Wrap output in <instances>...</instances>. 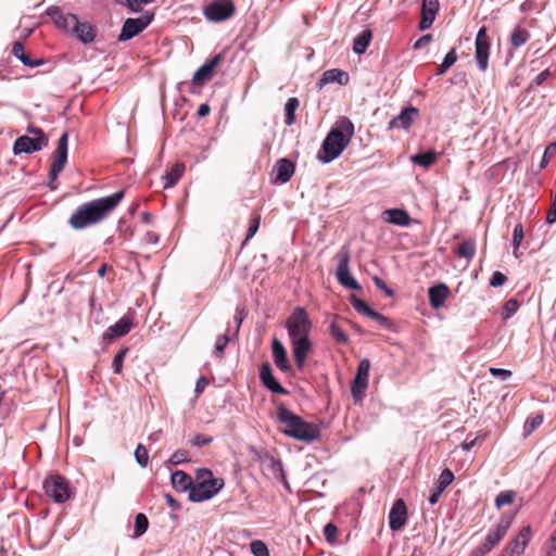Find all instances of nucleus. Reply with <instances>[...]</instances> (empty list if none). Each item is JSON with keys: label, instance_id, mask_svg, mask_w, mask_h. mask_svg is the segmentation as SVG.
I'll return each mask as SVG.
<instances>
[{"label": "nucleus", "instance_id": "423d86ee", "mask_svg": "<svg viewBox=\"0 0 556 556\" xmlns=\"http://www.w3.org/2000/svg\"><path fill=\"white\" fill-rule=\"evenodd\" d=\"M46 494L55 503H64L72 495L68 481L60 475H51L43 481Z\"/></svg>", "mask_w": 556, "mask_h": 556}, {"label": "nucleus", "instance_id": "f257e3e1", "mask_svg": "<svg viewBox=\"0 0 556 556\" xmlns=\"http://www.w3.org/2000/svg\"><path fill=\"white\" fill-rule=\"evenodd\" d=\"M125 197L119 190L108 197L98 198L79 205L68 219V225L75 230H83L105 220Z\"/></svg>", "mask_w": 556, "mask_h": 556}, {"label": "nucleus", "instance_id": "5701e85b", "mask_svg": "<svg viewBox=\"0 0 556 556\" xmlns=\"http://www.w3.org/2000/svg\"><path fill=\"white\" fill-rule=\"evenodd\" d=\"M419 111L415 106L405 108L397 116L392 118L389 123V128H403L410 127L413 122L418 117Z\"/></svg>", "mask_w": 556, "mask_h": 556}, {"label": "nucleus", "instance_id": "6ab92c4d", "mask_svg": "<svg viewBox=\"0 0 556 556\" xmlns=\"http://www.w3.org/2000/svg\"><path fill=\"white\" fill-rule=\"evenodd\" d=\"M262 470L274 479H283L282 464L273 454H257Z\"/></svg>", "mask_w": 556, "mask_h": 556}, {"label": "nucleus", "instance_id": "3c124183", "mask_svg": "<svg viewBox=\"0 0 556 556\" xmlns=\"http://www.w3.org/2000/svg\"><path fill=\"white\" fill-rule=\"evenodd\" d=\"M128 352V348L121 349L113 359V370L119 375L123 370V363Z\"/></svg>", "mask_w": 556, "mask_h": 556}, {"label": "nucleus", "instance_id": "680f3d73", "mask_svg": "<svg viewBox=\"0 0 556 556\" xmlns=\"http://www.w3.org/2000/svg\"><path fill=\"white\" fill-rule=\"evenodd\" d=\"M551 76V71L544 70L531 83V87L542 85Z\"/></svg>", "mask_w": 556, "mask_h": 556}, {"label": "nucleus", "instance_id": "a19ab883", "mask_svg": "<svg viewBox=\"0 0 556 556\" xmlns=\"http://www.w3.org/2000/svg\"><path fill=\"white\" fill-rule=\"evenodd\" d=\"M148 527H149V520H148L147 516L142 513L137 514L136 519H135L134 536L135 538L141 536L148 530Z\"/></svg>", "mask_w": 556, "mask_h": 556}, {"label": "nucleus", "instance_id": "e433bc0d", "mask_svg": "<svg viewBox=\"0 0 556 556\" xmlns=\"http://www.w3.org/2000/svg\"><path fill=\"white\" fill-rule=\"evenodd\" d=\"M410 160L414 164H417L419 166L427 168L435 162L437 153L432 150H429L427 152H421V153H417V154L413 155L410 157Z\"/></svg>", "mask_w": 556, "mask_h": 556}, {"label": "nucleus", "instance_id": "8fccbe9b", "mask_svg": "<svg viewBox=\"0 0 556 556\" xmlns=\"http://www.w3.org/2000/svg\"><path fill=\"white\" fill-rule=\"evenodd\" d=\"M206 469H199L197 475L195 484L199 486V490L202 492H206L208 494V490L212 488L208 486V475L204 473Z\"/></svg>", "mask_w": 556, "mask_h": 556}, {"label": "nucleus", "instance_id": "37998d69", "mask_svg": "<svg viewBox=\"0 0 556 556\" xmlns=\"http://www.w3.org/2000/svg\"><path fill=\"white\" fill-rule=\"evenodd\" d=\"M544 417L542 414L535 415L534 417L528 419L525 424V437L530 435L533 431H535L542 424Z\"/></svg>", "mask_w": 556, "mask_h": 556}, {"label": "nucleus", "instance_id": "4d7b16f0", "mask_svg": "<svg viewBox=\"0 0 556 556\" xmlns=\"http://www.w3.org/2000/svg\"><path fill=\"white\" fill-rule=\"evenodd\" d=\"M372 280H374L376 287L378 289H380L381 291H383L387 296H393L394 295V291L391 288H389L387 286V283L381 278L376 276V277H374Z\"/></svg>", "mask_w": 556, "mask_h": 556}, {"label": "nucleus", "instance_id": "864d4df0", "mask_svg": "<svg viewBox=\"0 0 556 556\" xmlns=\"http://www.w3.org/2000/svg\"><path fill=\"white\" fill-rule=\"evenodd\" d=\"M523 239V227L521 224H517L514 228L513 232V245H514V254L517 255V250L521 244Z\"/></svg>", "mask_w": 556, "mask_h": 556}, {"label": "nucleus", "instance_id": "4468645a", "mask_svg": "<svg viewBox=\"0 0 556 556\" xmlns=\"http://www.w3.org/2000/svg\"><path fill=\"white\" fill-rule=\"evenodd\" d=\"M224 59H225L224 53H218V54L214 55L211 60L206 61L193 74L192 85L201 87L205 83L210 81L214 76L216 67L222 64Z\"/></svg>", "mask_w": 556, "mask_h": 556}, {"label": "nucleus", "instance_id": "0eeeda50", "mask_svg": "<svg viewBox=\"0 0 556 556\" xmlns=\"http://www.w3.org/2000/svg\"><path fill=\"white\" fill-rule=\"evenodd\" d=\"M67 144L68 134L63 132L58 141V147L53 153V162L49 172V185L52 190L55 186L52 184L56 180L59 174L64 169L67 162Z\"/></svg>", "mask_w": 556, "mask_h": 556}, {"label": "nucleus", "instance_id": "39448f33", "mask_svg": "<svg viewBox=\"0 0 556 556\" xmlns=\"http://www.w3.org/2000/svg\"><path fill=\"white\" fill-rule=\"evenodd\" d=\"M510 526L511 518L502 517L501 520L495 526V529L489 532L485 540L471 552L470 556H484L485 554L491 552L506 535Z\"/></svg>", "mask_w": 556, "mask_h": 556}, {"label": "nucleus", "instance_id": "69168bd1", "mask_svg": "<svg viewBox=\"0 0 556 556\" xmlns=\"http://www.w3.org/2000/svg\"><path fill=\"white\" fill-rule=\"evenodd\" d=\"M490 372L492 376L494 377H500L502 379H507L511 376V371L510 370H507V369H502V368H490Z\"/></svg>", "mask_w": 556, "mask_h": 556}, {"label": "nucleus", "instance_id": "412c9836", "mask_svg": "<svg viewBox=\"0 0 556 556\" xmlns=\"http://www.w3.org/2000/svg\"><path fill=\"white\" fill-rule=\"evenodd\" d=\"M260 379L264 387L277 394H288L286 390L274 377L269 363H264L260 369Z\"/></svg>", "mask_w": 556, "mask_h": 556}, {"label": "nucleus", "instance_id": "49530a36", "mask_svg": "<svg viewBox=\"0 0 556 556\" xmlns=\"http://www.w3.org/2000/svg\"><path fill=\"white\" fill-rule=\"evenodd\" d=\"M250 547L254 556H270L267 545L261 540L251 542Z\"/></svg>", "mask_w": 556, "mask_h": 556}, {"label": "nucleus", "instance_id": "603ef678", "mask_svg": "<svg viewBox=\"0 0 556 556\" xmlns=\"http://www.w3.org/2000/svg\"><path fill=\"white\" fill-rule=\"evenodd\" d=\"M338 528L334 523L332 522H329L327 523L325 527H324V535L326 538V540L330 543V544H333L337 542L338 540Z\"/></svg>", "mask_w": 556, "mask_h": 556}, {"label": "nucleus", "instance_id": "c9c22d12", "mask_svg": "<svg viewBox=\"0 0 556 556\" xmlns=\"http://www.w3.org/2000/svg\"><path fill=\"white\" fill-rule=\"evenodd\" d=\"M456 254L459 257H464V258H466L468 261L473 258V256L476 254V241H475V239L469 238V239L464 240L458 245Z\"/></svg>", "mask_w": 556, "mask_h": 556}, {"label": "nucleus", "instance_id": "f03ea898", "mask_svg": "<svg viewBox=\"0 0 556 556\" xmlns=\"http://www.w3.org/2000/svg\"><path fill=\"white\" fill-rule=\"evenodd\" d=\"M277 416L282 431L290 437L311 442L319 435V429L315 425L304 421L283 405L278 407Z\"/></svg>", "mask_w": 556, "mask_h": 556}, {"label": "nucleus", "instance_id": "774afa93", "mask_svg": "<svg viewBox=\"0 0 556 556\" xmlns=\"http://www.w3.org/2000/svg\"><path fill=\"white\" fill-rule=\"evenodd\" d=\"M546 223L547 224H554L556 223V205L552 203L551 208L547 212L546 215Z\"/></svg>", "mask_w": 556, "mask_h": 556}, {"label": "nucleus", "instance_id": "c85d7f7f", "mask_svg": "<svg viewBox=\"0 0 556 556\" xmlns=\"http://www.w3.org/2000/svg\"><path fill=\"white\" fill-rule=\"evenodd\" d=\"M72 35L84 43H90L94 40L96 30L91 24L77 21V26L74 27Z\"/></svg>", "mask_w": 556, "mask_h": 556}, {"label": "nucleus", "instance_id": "f704fd0d", "mask_svg": "<svg viewBox=\"0 0 556 556\" xmlns=\"http://www.w3.org/2000/svg\"><path fill=\"white\" fill-rule=\"evenodd\" d=\"M531 35L529 30L518 25L513 29L510 34L509 42L511 47L519 48L527 43Z\"/></svg>", "mask_w": 556, "mask_h": 556}, {"label": "nucleus", "instance_id": "f3484780", "mask_svg": "<svg viewBox=\"0 0 556 556\" xmlns=\"http://www.w3.org/2000/svg\"><path fill=\"white\" fill-rule=\"evenodd\" d=\"M47 13L58 28L63 29L68 34H72L74 27L77 26L78 17L75 14L63 12L58 7L49 8Z\"/></svg>", "mask_w": 556, "mask_h": 556}, {"label": "nucleus", "instance_id": "6e6552de", "mask_svg": "<svg viewBox=\"0 0 556 556\" xmlns=\"http://www.w3.org/2000/svg\"><path fill=\"white\" fill-rule=\"evenodd\" d=\"M235 12L236 5L232 0H215L203 9L205 18L215 23L230 18Z\"/></svg>", "mask_w": 556, "mask_h": 556}, {"label": "nucleus", "instance_id": "ddd939ff", "mask_svg": "<svg viewBox=\"0 0 556 556\" xmlns=\"http://www.w3.org/2000/svg\"><path fill=\"white\" fill-rule=\"evenodd\" d=\"M48 146V138L46 136L41 137H28V136H21L18 137L13 146V153L15 155L27 153L30 154L33 152H37L42 150Z\"/></svg>", "mask_w": 556, "mask_h": 556}, {"label": "nucleus", "instance_id": "79ce46f5", "mask_svg": "<svg viewBox=\"0 0 556 556\" xmlns=\"http://www.w3.org/2000/svg\"><path fill=\"white\" fill-rule=\"evenodd\" d=\"M453 480L454 473L448 468H445L440 473L435 488L443 492L453 482Z\"/></svg>", "mask_w": 556, "mask_h": 556}, {"label": "nucleus", "instance_id": "0e129e2a", "mask_svg": "<svg viewBox=\"0 0 556 556\" xmlns=\"http://www.w3.org/2000/svg\"><path fill=\"white\" fill-rule=\"evenodd\" d=\"M431 41H432V35H430V34L424 35L414 43V49H421V48L428 46Z\"/></svg>", "mask_w": 556, "mask_h": 556}, {"label": "nucleus", "instance_id": "393cba45", "mask_svg": "<svg viewBox=\"0 0 556 556\" xmlns=\"http://www.w3.org/2000/svg\"><path fill=\"white\" fill-rule=\"evenodd\" d=\"M294 169L295 166L293 162L288 159H280L274 167V172L276 174L275 182L285 184L289 181L294 174Z\"/></svg>", "mask_w": 556, "mask_h": 556}, {"label": "nucleus", "instance_id": "473e14b6", "mask_svg": "<svg viewBox=\"0 0 556 556\" xmlns=\"http://www.w3.org/2000/svg\"><path fill=\"white\" fill-rule=\"evenodd\" d=\"M185 164L176 163L172 166L170 170L164 175V188L173 187L184 175L185 173Z\"/></svg>", "mask_w": 556, "mask_h": 556}, {"label": "nucleus", "instance_id": "2f4dec72", "mask_svg": "<svg viewBox=\"0 0 556 556\" xmlns=\"http://www.w3.org/2000/svg\"><path fill=\"white\" fill-rule=\"evenodd\" d=\"M12 54L17 58L24 65L29 67H36L41 65L42 60L33 61L27 54L24 52V46L20 41H15L12 46Z\"/></svg>", "mask_w": 556, "mask_h": 556}, {"label": "nucleus", "instance_id": "09e8293b", "mask_svg": "<svg viewBox=\"0 0 556 556\" xmlns=\"http://www.w3.org/2000/svg\"><path fill=\"white\" fill-rule=\"evenodd\" d=\"M518 308H519V302L515 299H509L503 307V313H502L503 319L510 318L518 311Z\"/></svg>", "mask_w": 556, "mask_h": 556}, {"label": "nucleus", "instance_id": "dca6fc26", "mask_svg": "<svg viewBox=\"0 0 556 556\" xmlns=\"http://www.w3.org/2000/svg\"><path fill=\"white\" fill-rule=\"evenodd\" d=\"M531 535V527H523L505 547V549L502 553V556H521L526 547L528 546Z\"/></svg>", "mask_w": 556, "mask_h": 556}, {"label": "nucleus", "instance_id": "58836bf2", "mask_svg": "<svg viewBox=\"0 0 556 556\" xmlns=\"http://www.w3.org/2000/svg\"><path fill=\"white\" fill-rule=\"evenodd\" d=\"M516 492L513 490L501 492L495 498V506L501 509L505 505L513 504L516 498Z\"/></svg>", "mask_w": 556, "mask_h": 556}, {"label": "nucleus", "instance_id": "de8ad7c7", "mask_svg": "<svg viewBox=\"0 0 556 556\" xmlns=\"http://www.w3.org/2000/svg\"><path fill=\"white\" fill-rule=\"evenodd\" d=\"M228 342H229L228 334H222V336L217 337L216 342H215V348H214V354L218 358L224 357V352H225V349H226Z\"/></svg>", "mask_w": 556, "mask_h": 556}, {"label": "nucleus", "instance_id": "6e6d98bb", "mask_svg": "<svg viewBox=\"0 0 556 556\" xmlns=\"http://www.w3.org/2000/svg\"><path fill=\"white\" fill-rule=\"evenodd\" d=\"M507 280V277L501 273V271H494L491 279H490V286L497 288L503 286Z\"/></svg>", "mask_w": 556, "mask_h": 556}, {"label": "nucleus", "instance_id": "338daca9", "mask_svg": "<svg viewBox=\"0 0 556 556\" xmlns=\"http://www.w3.org/2000/svg\"><path fill=\"white\" fill-rule=\"evenodd\" d=\"M211 441H212V438H211V437L206 438V437H205V435H203V434H197V435L193 438L192 443H193V445H194V446L200 447V446H202V445H204V444H206V443H210Z\"/></svg>", "mask_w": 556, "mask_h": 556}, {"label": "nucleus", "instance_id": "4c0bfd02", "mask_svg": "<svg viewBox=\"0 0 556 556\" xmlns=\"http://www.w3.org/2000/svg\"><path fill=\"white\" fill-rule=\"evenodd\" d=\"M300 105L299 99L295 97L289 98L288 101L285 104V114L286 119L285 123L288 126H291L295 122V111L298 110Z\"/></svg>", "mask_w": 556, "mask_h": 556}, {"label": "nucleus", "instance_id": "4be33fe9", "mask_svg": "<svg viewBox=\"0 0 556 556\" xmlns=\"http://www.w3.org/2000/svg\"><path fill=\"white\" fill-rule=\"evenodd\" d=\"M439 11L438 0H424L421 5V20L419 22V29L426 30L431 27Z\"/></svg>", "mask_w": 556, "mask_h": 556}, {"label": "nucleus", "instance_id": "7c9ffc66", "mask_svg": "<svg viewBox=\"0 0 556 556\" xmlns=\"http://www.w3.org/2000/svg\"><path fill=\"white\" fill-rule=\"evenodd\" d=\"M173 488L178 492L188 491L194 482L192 478L182 470H176L170 477Z\"/></svg>", "mask_w": 556, "mask_h": 556}, {"label": "nucleus", "instance_id": "1a4fd4ad", "mask_svg": "<svg viewBox=\"0 0 556 556\" xmlns=\"http://www.w3.org/2000/svg\"><path fill=\"white\" fill-rule=\"evenodd\" d=\"M154 17V14L147 11L143 15L137 18H127L124 22V25L122 27L121 34L118 36L119 41H126L138 34H140L142 30H144L149 24L152 22Z\"/></svg>", "mask_w": 556, "mask_h": 556}, {"label": "nucleus", "instance_id": "bf43d9fd", "mask_svg": "<svg viewBox=\"0 0 556 556\" xmlns=\"http://www.w3.org/2000/svg\"><path fill=\"white\" fill-rule=\"evenodd\" d=\"M546 556H556V529L547 540Z\"/></svg>", "mask_w": 556, "mask_h": 556}, {"label": "nucleus", "instance_id": "bb28decb", "mask_svg": "<svg viewBox=\"0 0 556 556\" xmlns=\"http://www.w3.org/2000/svg\"><path fill=\"white\" fill-rule=\"evenodd\" d=\"M430 305L433 308H440L443 306L445 300L450 294V289L446 285L440 283L429 288L428 291Z\"/></svg>", "mask_w": 556, "mask_h": 556}, {"label": "nucleus", "instance_id": "aec40b11", "mask_svg": "<svg viewBox=\"0 0 556 556\" xmlns=\"http://www.w3.org/2000/svg\"><path fill=\"white\" fill-rule=\"evenodd\" d=\"M292 353L295 365L302 369L305 365L308 353L312 350V342L308 337L298 338L291 340Z\"/></svg>", "mask_w": 556, "mask_h": 556}, {"label": "nucleus", "instance_id": "5fc2aeb1", "mask_svg": "<svg viewBox=\"0 0 556 556\" xmlns=\"http://www.w3.org/2000/svg\"><path fill=\"white\" fill-rule=\"evenodd\" d=\"M155 0H125L126 7L132 12H140L142 5L154 2Z\"/></svg>", "mask_w": 556, "mask_h": 556}, {"label": "nucleus", "instance_id": "9d476101", "mask_svg": "<svg viewBox=\"0 0 556 556\" xmlns=\"http://www.w3.org/2000/svg\"><path fill=\"white\" fill-rule=\"evenodd\" d=\"M370 361L363 358L357 366L355 378L351 386V393L355 401L362 400L368 387Z\"/></svg>", "mask_w": 556, "mask_h": 556}, {"label": "nucleus", "instance_id": "72a5a7b5", "mask_svg": "<svg viewBox=\"0 0 556 556\" xmlns=\"http://www.w3.org/2000/svg\"><path fill=\"white\" fill-rule=\"evenodd\" d=\"M371 31L369 29H365L359 33L353 41V51L357 54H363L367 50L370 41H371Z\"/></svg>", "mask_w": 556, "mask_h": 556}, {"label": "nucleus", "instance_id": "cd10ccee", "mask_svg": "<svg viewBox=\"0 0 556 556\" xmlns=\"http://www.w3.org/2000/svg\"><path fill=\"white\" fill-rule=\"evenodd\" d=\"M273 357L276 366L281 371L287 372L290 370L291 367L288 363L287 351L278 339H274L273 341Z\"/></svg>", "mask_w": 556, "mask_h": 556}, {"label": "nucleus", "instance_id": "c756f323", "mask_svg": "<svg viewBox=\"0 0 556 556\" xmlns=\"http://www.w3.org/2000/svg\"><path fill=\"white\" fill-rule=\"evenodd\" d=\"M350 81V76L346 72L339 70V68H332L326 71L320 79L321 84H330V83H338L341 86L348 85Z\"/></svg>", "mask_w": 556, "mask_h": 556}, {"label": "nucleus", "instance_id": "13d9d810", "mask_svg": "<svg viewBox=\"0 0 556 556\" xmlns=\"http://www.w3.org/2000/svg\"><path fill=\"white\" fill-rule=\"evenodd\" d=\"M369 318L378 321L381 326L383 327H389L390 326V320L388 317L383 316L382 314L371 309L369 315H368Z\"/></svg>", "mask_w": 556, "mask_h": 556}, {"label": "nucleus", "instance_id": "b1692460", "mask_svg": "<svg viewBox=\"0 0 556 556\" xmlns=\"http://www.w3.org/2000/svg\"><path fill=\"white\" fill-rule=\"evenodd\" d=\"M131 327V318L128 316H124L113 326L109 327V329L103 334V339L106 340L108 342H112L115 339L127 334L130 331Z\"/></svg>", "mask_w": 556, "mask_h": 556}, {"label": "nucleus", "instance_id": "7ed1b4c3", "mask_svg": "<svg viewBox=\"0 0 556 556\" xmlns=\"http://www.w3.org/2000/svg\"><path fill=\"white\" fill-rule=\"evenodd\" d=\"M354 126L348 118H342L338 122V128H333L329 131L321 144V152L318 153V159L323 163H329L338 157L348 146L350 139L345 138L344 131L352 136Z\"/></svg>", "mask_w": 556, "mask_h": 556}, {"label": "nucleus", "instance_id": "2eb2a0df", "mask_svg": "<svg viewBox=\"0 0 556 556\" xmlns=\"http://www.w3.org/2000/svg\"><path fill=\"white\" fill-rule=\"evenodd\" d=\"M350 254L348 251H341L339 254V263L336 270L338 281L345 288L359 290V283L350 275L349 268Z\"/></svg>", "mask_w": 556, "mask_h": 556}, {"label": "nucleus", "instance_id": "a18cd8bd", "mask_svg": "<svg viewBox=\"0 0 556 556\" xmlns=\"http://www.w3.org/2000/svg\"><path fill=\"white\" fill-rule=\"evenodd\" d=\"M350 303L356 312L364 314L366 316H368L370 311L372 309L367 303L358 299L356 295L350 296Z\"/></svg>", "mask_w": 556, "mask_h": 556}, {"label": "nucleus", "instance_id": "20e7f679", "mask_svg": "<svg viewBox=\"0 0 556 556\" xmlns=\"http://www.w3.org/2000/svg\"><path fill=\"white\" fill-rule=\"evenodd\" d=\"M286 328L290 340L308 337L312 321L304 307H295L286 320Z\"/></svg>", "mask_w": 556, "mask_h": 556}, {"label": "nucleus", "instance_id": "f8f14e48", "mask_svg": "<svg viewBox=\"0 0 556 556\" xmlns=\"http://www.w3.org/2000/svg\"><path fill=\"white\" fill-rule=\"evenodd\" d=\"M476 60L478 67L481 72H485L489 65L490 40L488 37V29L482 26L476 36Z\"/></svg>", "mask_w": 556, "mask_h": 556}, {"label": "nucleus", "instance_id": "a878e982", "mask_svg": "<svg viewBox=\"0 0 556 556\" xmlns=\"http://www.w3.org/2000/svg\"><path fill=\"white\" fill-rule=\"evenodd\" d=\"M384 222L396 226L406 227L409 226L412 218L409 214L403 208H389L383 213Z\"/></svg>", "mask_w": 556, "mask_h": 556}, {"label": "nucleus", "instance_id": "ea45409f", "mask_svg": "<svg viewBox=\"0 0 556 556\" xmlns=\"http://www.w3.org/2000/svg\"><path fill=\"white\" fill-rule=\"evenodd\" d=\"M329 331L337 343L346 344L349 342L348 334L339 327V325L336 321H332L330 324Z\"/></svg>", "mask_w": 556, "mask_h": 556}, {"label": "nucleus", "instance_id": "c03bdc74", "mask_svg": "<svg viewBox=\"0 0 556 556\" xmlns=\"http://www.w3.org/2000/svg\"><path fill=\"white\" fill-rule=\"evenodd\" d=\"M261 224V214L253 212L251 215L248 232L244 242L249 241L258 230Z\"/></svg>", "mask_w": 556, "mask_h": 556}, {"label": "nucleus", "instance_id": "052dcab7", "mask_svg": "<svg viewBox=\"0 0 556 556\" xmlns=\"http://www.w3.org/2000/svg\"><path fill=\"white\" fill-rule=\"evenodd\" d=\"M456 61H457L456 49L453 48L447 52V54L445 55L442 63H444V65H446L450 70L456 63Z\"/></svg>", "mask_w": 556, "mask_h": 556}, {"label": "nucleus", "instance_id": "a211bd4d", "mask_svg": "<svg viewBox=\"0 0 556 556\" xmlns=\"http://www.w3.org/2000/svg\"><path fill=\"white\" fill-rule=\"evenodd\" d=\"M407 521V507L403 498H397L390 513H389V526L391 530H401Z\"/></svg>", "mask_w": 556, "mask_h": 556}, {"label": "nucleus", "instance_id": "9b49d317", "mask_svg": "<svg viewBox=\"0 0 556 556\" xmlns=\"http://www.w3.org/2000/svg\"><path fill=\"white\" fill-rule=\"evenodd\" d=\"M204 473L208 475V486L212 490H208V494L206 492H202L199 490V486L193 482L189 491V500L192 502H203L212 498L216 495L225 485L224 479L214 478L213 472L211 470H205Z\"/></svg>", "mask_w": 556, "mask_h": 556}, {"label": "nucleus", "instance_id": "e2e57ef3", "mask_svg": "<svg viewBox=\"0 0 556 556\" xmlns=\"http://www.w3.org/2000/svg\"><path fill=\"white\" fill-rule=\"evenodd\" d=\"M556 151V142L549 143L544 152L543 160H542V166H544L545 163H548L549 159L553 156V154Z\"/></svg>", "mask_w": 556, "mask_h": 556}]
</instances>
